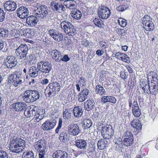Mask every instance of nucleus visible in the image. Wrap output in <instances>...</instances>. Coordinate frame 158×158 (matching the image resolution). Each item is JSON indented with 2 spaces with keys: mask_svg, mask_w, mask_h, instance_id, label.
<instances>
[{
  "mask_svg": "<svg viewBox=\"0 0 158 158\" xmlns=\"http://www.w3.org/2000/svg\"><path fill=\"white\" fill-rule=\"evenodd\" d=\"M25 145L24 140L19 138H16L10 141L9 149L12 152L19 153L24 149Z\"/></svg>",
  "mask_w": 158,
  "mask_h": 158,
  "instance_id": "obj_1",
  "label": "nucleus"
},
{
  "mask_svg": "<svg viewBox=\"0 0 158 158\" xmlns=\"http://www.w3.org/2000/svg\"><path fill=\"white\" fill-rule=\"evenodd\" d=\"M28 48L26 44H21L16 49L15 54L20 59H23L25 57L28 60L27 62L28 64H31V61L33 60V57L32 55L27 56Z\"/></svg>",
  "mask_w": 158,
  "mask_h": 158,
  "instance_id": "obj_2",
  "label": "nucleus"
},
{
  "mask_svg": "<svg viewBox=\"0 0 158 158\" xmlns=\"http://www.w3.org/2000/svg\"><path fill=\"white\" fill-rule=\"evenodd\" d=\"M39 92L37 90H26L23 95V100L27 103L33 102L39 99L40 97Z\"/></svg>",
  "mask_w": 158,
  "mask_h": 158,
  "instance_id": "obj_3",
  "label": "nucleus"
},
{
  "mask_svg": "<svg viewBox=\"0 0 158 158\" xmlns=\"http://www.w3.org/2000/svg\"><path fill=\"white\" fill-rule=\"evenodd\" d=\"M100 126H101L102 135L103 137L106 139H109L114 135V131L112 126L110 125H106V123L104 122H102Z\"/></svg>",
  "mask_w": 158,
  "mask_h": 158,
  "instance_id": "obj_4",
  "label": "nucleus"
},
{
  "mask_svg": "<svg viewBox=\"0 0 158 158\" xmlns=\"http://www.w3.org/2000/svg\"><path fill=\"white\" fill-rule=\"evenodd\" d=\"M62 28L68 35L73 36L76 34V30L72 23L68 21H63L60 24Z\"/></svg>",
  "mask_w": 158,
  "mask_h": 158,
  "instance_id": "obj_5",
  "label": "nucleus"
},
{
  "mask_svg": "<svg viewBox=\"0 0 158 158\" xmlns=\"http://www.w3.org/2000/svg\"><path fill=\"white\" fill-rule=\"evenodd\" d=\"M49 12V10L46 6L42 5L37 8L35 13L40 20H44L46 19Z\"/></svg>",
  "mask_w": 158,
  "mask_h": 158,
  "instance_id": "obj_6",
  "label": "nucleus"
},
{
  "mask_svg": "<svg viewBox=\"0 0 158 158\" xmlns=\"http://www.w3.org/2000/svg\"><path fill=\"white\" fill-rule=\"evenodd\" d=\"M37 69L42 73H48L52 69L50 63L48 61L42 60L37 63Z\"/></svg>",
  "mask_w": 158,
  "mask_h": 158,
  "instance_id": "obj_7",
  "label": "nucleus"
},
{
  "mask_svg": "<svg viewBox=\"0 0 158 158\" xmlns=\"http://www.w3.org/2000/svg\"><path fill=\"white\" fill-rule=\"evenodd\" d=\"M46 144L44 140H39L35 146V149L39 150L40 152L39 154V158H45L46 157V151H45Z\"/></svg>",
  "mask_w": 158,
  "mask_h": 158,
  "instance_id": "obj_8",
  "label": "nucleus"
},
{
  "mask_svg": "<svg viewBox=\"0 0 158 158\" xmlns=\"http://www.w3.org/2000/svg\"><path fill=\"white\" fill-rule=\"evenodd\" d=\"M123 136L124 138L123 141V144L126 147L131 145L134 141L133 135L129 131H127Z\"/></svg>",
  "mask_w": 158,
  "mask_h": 158,
  "instance_id": "obj_9",
  "label": "nucleus"
},
{
  "mask_svg": "<svg viewBox=\"0 0 158 158\" xmlns=\"http://www.w3.org/2000/svg\"><path fill=\"white\" fill-rule=\"evenodd\" d=\"M98 16L102 19H107L110 16V12L109 8L106 7H103L98 9Z\"/></svg>",
  "mask_w": 158,
  "mask_h": 158,
  "instance_id": "obj_10",
  "label": "nucleus"
},
{
  "mask_svg": "<svg viewBox=\"0 0 158 158\" xmlns=\"http://www.w3.org/2000/svg\"><path fill=\"white\" fill-rule=\"evenodd\" d=\"M55 120H48L42 125L41 127L44 131H48L53 129L56 124Z\"/></svg>",
  "mask_w": 158,
  "mask_h": 158,
  "instance_id": "obj_11",
  "label": "nucleus"
},
{
  "mask_svg": "<svg viewBox=\"0 0 158 158\" xmlns=\"http://www.w3.org/2000/svg\"><path fill=\"white\" fill-rule=\"evenodd\" d=\"M50 5L53 10L60 13H62L66 9L64 5L60 2L53 1L51 2Z\"/></svg>",
  "mask_w": 158,
  "mask_h": 158,
  "instance_id": "obj_12",
  "label": "nucleus"
},
{
  "mask_svg": "<svg viewBox=\"0 0 158 158\" xmlns=\"http://www.w3.org/2000/svg\"><path fill=\"white\" fill-rule=\"evenodd\" d=\"M68 128L69 133L74 136L78 135L81 131L79 126L75 123L70 124L68 126Z\"/></svg>",
  "mask_w": 158,
  "mask_h": 158,
  "instance_id": "obj_13",
  "label": "nucleus"
},
{
  "mask_svg": "<svg viewBox=\"0 0 158 158\" xmlns=\"http://www.w3.org/2000/svg\"><path fill=\"white\" fill-rule=\"evenodd\" d=\"M17 62L16 58L11 56H7L4 64L7 68L11 69L15 67L17 64Z\"/></svg>",
  "mask_w": 158,
  "mask_h": 158,
  "instance_id": "obj_14",
  "label": "nucleus"
},
{
  "mask_svg": "<svg viewBox=\"0 0 158 158\" xmlns=\"http://www.w3.org/2000/svg\"><path fill=\"white\" fill-rule=\"evenodd\" d=\"M39 19L36 16H30L27 18L26 23L31 27H34L37 24Z\"/></svg>",
  "mask_w": 158,
  "mask_h": 158,
  "instance_id": "obj_15",
  "label": "nucleus"
},
{
  "mask_svg": "<svg viewBox=\"0 0 158 158\" xmlns=\"http://www.w3.org/2000/svg\"><path fill=\"white\" fill-rule=\"evenodd\" d=\"M17 14L20 18L22 19H25L27 18L29 14L28 10L27 8L21 6L17 9Z\"/></svg>",
  "mask_w": 158,
  "mask_h": 158,
  "instance_id": "obj_16",
  "label": "nucleus"
},
{
  "mask_svg": "<svg viewBox=\"0 0 158 158\" xmlns=\"http://www.w3.org/2000/svg\"><path fill=\"white\" fill-rule=\"evenodd\" d=\"M5 9L9 12L15 10L17 7L16 3L12 1H8L5 3L4 5Z\"/></svg>",
  "mask_w": 158,
  "mask_h": 158,
  "instance_id": "obj_17",
  "label": "nucleus"
},
{
  "mask_svg": "<svg viewBox=\"0 0 158 158\" xmlns=\"http://www.w3.org/2000/svg\"><path fill=\"white\" fill-rule=\"evenodd\" d=\"M89 90L86 88L82 90L78 95V101L80 102H82L87 99L89 96Z\"/></svg>",
  "mask_w": 158,
  "mask_h": 158,
  "instance_id": "obj_18",
  "label": "nucleus"
},
{
  "mask_svg": "<svg viewBox=\"0 0 158 158\" xmlns=\"http://www.w3.org/2000/svg\"><path fill=\"white\" fill-rule=\"evenodd\" d=\"M132 112L134 115L136 117H139L141 114L140 109L136 101H134L133 102Z\"/></svg>",
  "mask_w": 158,
  "mask_h": 158,
  "instance_id": "obj_19",
  "label": "nucleus"
},
{
  "mask_svg": "<svg viewBox=\"0 0 158 158\" xmlns=\"http://www.w3.org/2000/svg\"><path fill=\"white\" fill-rule=\"evenodd\" d=\"M62 53L57 50H53L51 52V55L52 58L56 62H60L61 58L62 57Z\"/></svg>",
  "mask_w": 158,
  "mask_h": 158,
  "instance_id": "obj_20",
  "label": "nucleus"
},
{
  "mask_svg": "<svg viewBox=\"0 0 158 158\" xmlns=\"http://www.w3.org/2000/svg\"><path fill=\"white\" fill-rule=\"evenodd\" d=\"M52 156L54 158H68L67 153L61 150L56 151L53 154Z\"/></svg>",
  "mask_w": 158,
  "mask_h": 158,
  "instance_id": "obj_21",
  "label": "nucleus"
},
{
  "mask_svg": "<svg viewBox=\"0 0 158 158\" xmlns=\"http://www.w3.org/2000/svg\"><path fill=\"white\" fill-rule=\"evenodd\" d=\"M105 139H99L97 143L98 148L99 150H103L106 148L108 146V142Z\"/></svg>",
  "mask_w": 158,
  "mask_h": 158,
  "instance_id": "obj_22",
  "label": "nucleus"
},
{
  "mask_svg": "<svg viewBox=\"0 0 158 158\" xmlns=\"http://www.w3.org/2000/svg\"><path fill=\"white\" fill-rule=\"evenodd\" d=\"M14 108L16 111H22L26 109L27 105L24 102H17L13 105Z\"/></svg>",
  "mask_w": 158,
  "mask_h": 158,
  "instance_id": "obj_23",
  "label": "nucleus"
},
{
  "mask_svg": "<svg viewBox=\"0 0 158 158\" xmlns=\"http://www.w3.org/2000/svg\"><path fill=\"white\" fill-rule=\"evenodd\" d=\"M76 146L80 149H86L87 147V142L86 140L84 139H78L75 141Z\"/></svg>",
  "mask_w": 158,
  "mask_h": 158,
  "instance_id": "obj_24",
  "label": "nucleus"
},
{
  "mask_svg": "<svg viewBox=\"0 0 158 158\" xmlns=\"http://www.w3.org/2000/svg\"><path fill=\"white\" fill-rule=\"evenodd\" d=\"M94 104L93 100H88L84 103V108L85 110L87 111L91 110L94 107Z\"/></svg>",
  "mask_w": 158,
  "mask_h": 158,
  "instance_id": "obj_25",
  "label": "nucleus"
},
{
  "mask_svg": "<svg viewBox=\"0 0 158 158\" xmlns=\"http://www.w3.org/2000/svg\"><path fill=\"white\" fill-rule=\"evenodd\" d=\"M74 116L76 118H79L82 115L83 113L82 109L81 106H76L73 109Z\"/></svg>",
  "mask_w": 158,
  "mask_h": 158,
  "instance_id": "obj_26",
  "label": "nucleus"
},
{
  "mask_svg": "<svg viewBox=\"0 0 158 158\" xmlns=\"http://www.w3.org/2000/svg\"><path fill=\"white\" fill-rule=\"evenodd\" d=\"M95 92L97 94L103 96L105 94L106 90L103 86L99 84L96 86Z\"/></svg>",
  "mask_w": 158,
  "mask_h": 158,
  "instance_id": "obj_27",
  "label": "nucleus"
},
{
  "mask_svg": "<svg viewBox=\"0 0 158 158\" xmlns=\"http://www.w3.org/2000/svg\"><path fill=\"white\" fill-rule=\"evenodd\" d=\"M71 15L73 18L76 19H80L82 16L81 12L77 9L73 10L71 11Z\"/></svg>",
  "mask_w": 158,
  "mask_h": 158,
  "instance_id": "obj_28",
  "label": "nucleus"
},
{
  "mask_svg": "<svg viewBox=\"0 0 158 158\" xmlns=\"http://www.w3.org/2000/svg\"><path fill=\"white\" fill-rule=\"evenodd\" d=\"M76 2L74 0H71L67 2V1H64V4L66 6L67 8L70 9H75L76 7Z\"/></svg>",
  "mask_w": 158,
  "mask_h": 158,
  "instance_id": "obj_29",
  "label": "nucleus"
},
{
  "mask_svg": "<svg viewBox=\"0 0 158 158\" xmlns=\"http://www.w3.org/2000/svg\"><path fill=\"white\" fill-rule=\"evenodd\" d=\"M131 126L137 130H141L142 128V125L138 119H134L131 122Z\"/></svg>",
  "mask_w": 158,
  "mask_h": 158,
  "instance_id": "obj_30",
  "label": "nucleus"
},
{
  "mask_svg": "<svg viewBox=\"0 0 158 158\" xmlns=\"http://www.w3.org/2000/svg\"><path fill=\"white\" fill-rule=\"evenodd\" d=\"M40 71L37 68L35 67H30L29 71V74L31 77H35L38 75V73Z\"/></svg>",
  "mask_w": 158,
  "mask_h": 158,
  "instance_id": "obj_31",
  "label": "nucleus"
},
{
  "mask_svg": "<svg viewBox=\"0 0 158 158\" xmlns=\"http://www.w3.org/2000/svg\"><path fill=\"white\" fill-rule=\"evenodd\" d=\"M48 87L51 89V91L53 90L56 92L57 90L58 91H60V84L56 82H53L50 83Z\"/></svg>",
  "mask_w": 158,
  "mask_h": 158,
  "instance_id": "obj_32",
  "label": "nucleus"
},
{
  "mask_svg": "<svg viewBox=\"0 0 158 158\" xmlns=\"http://www.w3.org/2000/svg\"><path fill=\"white\" fill-rule=\"evenodd\" d=\"M82 123L83 124L82 127L84 129H87L89 128L92 125V121L89 119L84 120L82 121Z\"/></svg>",
  "mask_w": 158,
  "mask_h": 158,
  "instance_id": "obj_33",
  "label": "nucleus"
},
{
  "mask_svg": "<svg viewBox=\"0 0 158 158\" xmlns=\"http://www.w3.org/2000/svg\"><path fill=\"white\" fill-rule=\"evenodd\" d=\"M21 74V72L18 73L17 74V76H16L15 81V83H14V86L15 87L18 86L19 85L21 84L22 83V79L23 78L22 77Z\"/></svg>",
  "mask_w": 158,
  "mask_h": 158,
  "instance_id": "obj_34",
  "label": "nucleus"
},
{
  "mask_svg": "<svg viewBox=\"0 0 158 158\" xmlns=\"http://www.w3.org/2000/svg\"><path fill=\"white\" fill-rule=\"evenodd\" d=\"M146 24H143V27L145 28L146 27H148V29H146V30L148 31H152L153 30L154 28V25L152 21V20L150 21V22H146Z\"/></svg>",
  "mask_w": 158,
  "mask_h": 158,
  "instance_id": "obj_35",
  "label": "nucleus"
},
{
  "mask_svg": "<svg viewBox=\"0 0 158 158\" xmlns=\"http://www.w3.org/2000/svg\"><path fill=\"white\" fill-rule=\"evenodd\" d=\"M147 88L149 89L150 92L156 94L158 91V85H156L154 83L152 84V85L150 86L149 84L147 86Z\"/></svg>",
  "mask_w": 158,
  "mask_h": 158,
  "instance_id": "obj_36",
  "label": "nucleus"
},
{
  "mask_svg": "<svg viewBox=\"0 0 158 158\" xmlns=\"http://www.w3.org/2000/svg\"><path fill=\"white\" fill-rule=\"evenodd\" d=\"M157 73L154 72H151L148 74V79H152V81H156L157 82L158 80L157 79Z\"/></svg>",
  "mask_w": 158,
  "mask_h": 158,
  "instance_id": "obj_37",
  "label": "nucleus"
},
{
  "mask_svg": "<svg viewBox=\"0 0 158 158\" xmlns=\"http://www.w3.org/2000/svg\"><path fill=\"white\" fill-rule=\"evenodd\" d=\"M35 107L32 110H25L24 112V115L27 117H33L34 116V114H35Z\"/></svg>",
  "mask_w": 158,
  "mask_h": 158,
  "instance_id": "obj_38",
  "label": "nucleus"
},
{
  "mask_svg": "<svg viewBox=\"0 0 158 158\" xmlns=\"http://www.w3.org/2000/svg\"><path fill=\"white\" fill-rule=\"evenodd\" d=\"M122 139L120 138L119 139H115V149L117 151H120L123 146L122 142L121 141Z\"/></svg>",
  "mask_w": 158,
  "mask_h": 158,
  "instance_id": "obj_39",
  "label": "nucleus"
},
{
  "mask_svg": "<svg viewBox=\"0 0 158 158\" xmlns=\"http://www.w3.org/2000/svg\"><path fill=\"white\" fill-rule=\"evenodd\" d=\"M23 158H34V154L32 151L24 152L22 156Z\"/></svg>",
  "mask_w": 158,
  "mask_h": 158,
  "instance_id": "obj_40",
  "label": "nucleus"
},
{
  "mask_svg": "<svg viewBox=\"0 0 158 158\" xmlns=\"http://www.w3.org/2000/svg\"><path fill=\"white\" fill-rule=\"evenodd\" d=\"M17 74H11L8 76V79L9 82L14 85V83L15 81Z\"/></svg>",
  "mask_w": 158,
  "mask_h": 158,
  "instance_id": "obj_41",
  "label": "nucleus"
},
{
  "mask_svg": "<svg viewBox=\"0 0 158 158\" xmlns=\"http://www.w3.org/2000/svg\"><path fill=\"white\" fill-rule=\"evenodd\" d=\"M70 112V110L68 109H65L64 111L63 117L66 120H68L71 118V114Z\"/></svg>",
  "mask_w": 158,
  "mask_h": 158,
  "instance_id": "obj_42",
  "label": "nucleus"
},
{
  "mask_svg": "<svg viewBox=\"0 0 158 158\" xmlns=\"http://www.w3.org/2000/svg\"><path fill=\"white\" fill-rule=\"evenodd\" d=\"M56 41L59 42L63 40V36L62 34L57 31L53 38Z\"/></svg>",
  "mask_w": 158,
  "mask_h": 158,
  "instance_id": "obj_43",
  "label": "nucleus"
},
{
  "mask_svg": "<svg viewBox=\"0 0 158 158\" xmlns=\"http://www.w3.org/2000/svg\"><path fill=\"white\" fill-rule=\"evenodd\" d=\"M93 21L94 24L98 27H101L103 25V23L101 19L95 18Z\"/></svg>",
  "mask_w": 158,
  "mask_h": 158,
  "instance_id": "obj_44",
  "label": "nucleus"
},
{
  "mask_svg": "<svg viewBox=\"0 0 158 158\" xmlns=\"http://www.w3.org/2000/svg\"><path fill=\"white\" fill-rule=\"evenodd\" d=\"M8 31L6 29L2 28L0 29V36L4 37H6L8 35Z\"/></svg>",
  "mask_w": 158,
  "mask_h": 158,
  "instance_id": "obj_45",
  "label": "nucleus"
},
{
  "mask_svg": "<svg viewBox=\"0 0 158 158\" xmlns=\"http://www.w3.org/2000/svg\"><path fill=\"white\" fill-rule=\"evenodd\" d=\"M26 35L28 38H31L33 36L34 32L30 29H26L24 31Z\"/></svg>",
  "mask_w": 158,
  "mask_h": 158,
  "instance_id": "obj_46",
  "label": "nucleus"
},
{
  "mask_svg": "<svg viewBox=\"0 0 158 158\" xmlns=\"http://www.w3.org/2000/svg\"><path fill=\"white\" fill-rule=\"evenodd\" d=\"M118 22L123 27H125L127 24L126 20L124 19H123L122 18H119L118 20Z\"/></svg>",
  "mask_w": 158,
  "mask_h": 158,
  "instance_id": "obj_47",
  "label": "nucleus"
},
{
  "mask_svg": "<svg viewBox=\"0 0 158 158\" xmlns=\"http://www.w3.org/2000/svg\"><path fill=\"white\" fill-rule=\"evenodd\" d=\"M152 20V18L148 15H145L142 18V23L143 24H146V22Z\"/></svg>",
  "mask_w": 158,
  "mask_h": 158,
  "instance_id": "obj_48",
  "label": "nucleus"
},
{
  "mask_svg": "<svg viewBox=\"0 0 158 158\" xmlns=\"http://www.w3.org/2000/svg\"><path fill=\"white\" fill-rule=\"evenodd\" d=\"M121 60L124 61L127 63H129L130 61V59L128 56V55L124 53H123L122 56V59Z\"/></svg>",
  "mask_w": 158,
  "mask_h": 158,
  "instance_id": "obj_49",
  "label": "nucleus"
},
{
  "mask_svg": "<svg viewBox=\"0 0 158 158\" xmlns=\"http://www.w3.org/2000/svg\"><path fill=\"white\" fill-rule=\"evenodd\" d=\"M148 83V82L145 81H143L140 82V86L142 87V89L144 90V92L146 91V89H148L147 88Z\"/></svg>",
  "mask_w": 158,
  "mask_h": 158,
  "instance_id": "obj_50",
  "label": "nucleus"
},
{
  "mask_svg": "<svg viewBox=\"0 0 158 158\" xmlns=\"http://www.w3.org/2000/svg\"><path fill=\"white\" fill-rule=\"evenodd\" d=\"M57 31L55 29H52L48 31V33L50 34V36L53 38H54L56 34Z\"/></svg>",
  "mask_w": 158,
  "mask_h": 158,
  "instance_id": "obj_51",
  "label": "nucleus"
},
{
  "mask_svg": "<svg viewBox=\"0 0 158 158\" xmlns=\"http://www.w3.org/2000/svg\"><path fill=\"white\" fill-rule=\"evenodd\" d=\"M62 123V119L61 118H60L58 123V126L55 130L56 133H58L59 129L61 128Z\"/></svg>",
  "mask_w": 158,
  "mask_h": 158,
  "instance_id": "obj_52",
  "label": "nucleus"
},
{
  "mask_svg": "<svg viewBox=\"0 0 158 158\" xmlns=\"http://www.w3.org/2000/svg\"><path fill=\"white\" fill-rule=\"evenodd\" d=\"M120 75L122 79H127L128 77L127 73L125 71H121L120 72Z\"/></svg>",
  "mask_w": 158,
  "mask_h": 158,
  "instance_id": "obj_53",
  "label": "nucleus"
},
{
  "mask_svg": "<svg viewBox=\"0 0 158 158\" xmlns=\"http://www.w3.org/2000/svg\"><path fill=\"white\" fill-rule=\"evenodd\" d=\"M70 60V58L67 55H64L63 57L61 58L60 61H62L64 62H67Z\"/></svg>",
  "mask_w": 158,
  "mask_h": 158,
  "instance_id": "obj_54",
  "label": "nucleus"
},
{
  "mask_svg": "<svg viewBox=\"0 0 158 158\" xmlns=\"http://www.w3.org/2000/svg\"><path fill=\"white\" fill-rule=\"evenodd\" d=\"M8 156L7 153L3 150L0 151V158H6Z\"/></svg>",
  "mask_w": 158,
  "mask_h": 158,
  "instance_id": "obj_55",
  "label": "nucleus"
},
{
  "mask_svg": "<svg viewBox=\"0 0 158 158\" xmlns=\"http://www.w3.org/2000/svg\"><path fill=\"white\" fill-rule=\"evenodd\" d=\"M128 7V6L125 7L124 5L120 6L117 7V10L118 11H123Z\"/></svg>",
  "mask_w": 158,
  "mask_h": 158,
  "instance_id": "obj_56",
  "label": "nucleus"
},
{
  "mask_svg": "<svg viewBox=\"0 0 158 158\" xmlns=\"http://www.w3.org/2000/svg\"><path fill=\"white\" fill-rule=\"evenodd\" d=\"M109 96H103L101 98V102L103 103H106L107 102H108L109 98Z\"/></svg>",
  "mask_w": 158,
  "mask_h": 158,
  "instance_id": "obj_57",
  "label": "nucleus"
},
{
  "mask_svg": "<svg viewBox=\"0 0 158 158\" xmlns=\"http://www.w3.org/2000/svg\"><path fill=\"white\" fill-rule=\"evenodd\" d=\"M99 45L100 47L103 49H105L107 48V46L106 45V43L105 42L100 41L99 42Z\"/></svg>",
  "mask_w": 158,
  "mask_h": 158,
  "instance_id": "obj_58",
  "label": "nucleus"
},
{
  "mask_svg": "<svg viewBox=\"0 0 158 158\" xmlns=\"http://www.w3.org/2000/svg\"><path fill=\"white\" fill-rule=\"evenodd\" d=\"M116 102L115 98L113 96H109L108 102L115 103Z\"/></svg>",
  "mask_w": 158,
  "mask_h": 158,
  "instance_id": "obj_59",
  "label": "nucleus"
},
{
  "mask_svg": "<svg viewBox=\"0 0 158 158\" xmlns=\"http://www.w3.org/2000/svg\"><path fill=\"white\" fill-rule=\"evenodd\" d=\"M123 53L120 52H117L115 54V57L117 59L121 60L122 59V56H123Z\"/></svg>",
  "mask_w": 158,
  "mask_h": 158,
  "instance_id": "obj_60",
  "label": "nucleus"
},
{
  "mask_svg": "<svg viewBox=\"0 0 158 158\" xmlns=\"http://www.w3.org/2000/svg\"><path fill=\"white\" fill-rule=\"evenodd\" d=\"M39 117H40V114H39V112L35 110V114H34L33 119H34V120H35V121H36V120H38V119Z\"/></svg>",
  "mask_w": 158,
  "mask_h": 158,
  "instance_id": "obj_61",
  "label": "nucleus"
},
{
  "mask_svg": "<svg viewBox=\"0 0 158 158\" xmlns=\"http://www.w3.org/2000/svg\"><path fill=\"white\" fill-rule=\"evenodd\" d=\"M81 44L85 47H88L89 46V42L87 40H84L82 41Z\"/></svg>",
  "mask_w": 158,
  "mask_h": 158,
  "instance_id": "obj_62",
  "label": "nucleus"
},
{
  "mask_svg": "<svg viewBox=\"0 0 158 158\" xmlns=\"http://www.w3.org/2000/svg\"><path fill=\"white\" fill-rule=\"evenodd\" d=\"M48 90L49 91L48 92V96L49 97H52L53 96L52 94H55L56 93V92L54 91H53V90H52V91H51V89H50V88H49Z\"/></svg>",
  "mask_w": 158,
  "mask_h": 158,
  "instance_id": "obj_63",
  "label": "nucleus"
},
{
  "mask_svg": "<svg viewBox=\"0 0 158 158\" xmlns=\"http://www.w3.org/2000/svg\"><path fill=\"white\" fill-rule=\"evenodd\" d=\"M48 80L47 79H45L42 80L41 81V83L43 85H46L48 83Z\"/></svg>",
  "mask_w": 158,
  "mask_h": 158,
  "instance_id": "obj_64",
  "label": "nucleus"
}]
</instances>
